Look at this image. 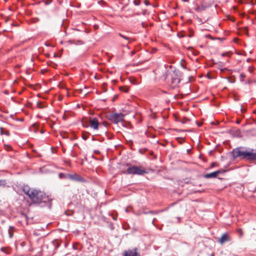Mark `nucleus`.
Here are the masks:
<instances>
[{
    "instance_id": "f257e3e1",
    "label": "nucleus",
    "mask_w": 256,
    "mask_h": 256,
    "mask_svg": "<svg viewBox=\"0 0 256 256\" xmlns=\"http://www.w3.org/2000/svg\"><path fill=\"white\" fill-rule=\"evenodd\" d=\"M23 192L28 196L34 203L40 204H46L49 202L50 198L42 192L30 188L28 186H24L23 188Z\"/></svg>"
},
{
    "instance_id": "f03ea898",
    "label": "nucleus",
    "mask_w": 256,
    "mask_h": 256,
    "mask_svg": "<svg viewBox=\"0 0 256 256\" xmlns=\"http://www.w3.org/2000/svg\"><path fill=\"white\" fill-rule=\"evenodd\" d=\"M232 154L234 158H240L249 162L256 161V149L238 147L233 150Z\"/></svg>"
},
{
    "instance_id": "7ed1b4c3",
    "label": "nucleus",
    "mask_w": 256,
    "mask_h": 256,
    "mask_svg": "<svg viewBox=\"0 0 256 256\" xmlns=\"http://www.w3.org/2000/svg\"><path fill=\"white\" fill-rule=\"evenodd\" d=\"M166 80L170 86L174 88L178 86L180 82V73L176 71L168 72Z\"/></svg>"
},
{
    "instance_id": "20e7f679",
    "label": "nucleus",
    "mask_w": 256,
    "mask_h": 256,
    "mask_svg": "<svg viewBox=\"0 0 256 256\" xmlns=\"http://www.w3.org/2000/svg\"><path fill=\"white\" fill-rule=\"evenodd\" d=\"M146 173V170L142 167L134 166L128 168L127 169V174H128L143 175Z\"/></svg>"
},
{
    "instance_id": "39448f33",
    "label": "nucleus",
    "mask_w": 256,
    "mask_h": 256,
    "mask_svg": "<svg viewBox=\"0 0 256 256\" xmlns=\"http://www.w3.org/2000/svg\"><path fill=\"white\" fill-rule=\"evenodd\" d=\"M56 247L53 242H51L48 244H44L42 248V252L50 256L54 253Z\"/></svg>"
},
{
    "instance_id": "423d86ee",
    "label": "nucleus",
    "mask_w": 256,
    "mask_h": 256,
    "mask_svg": "<svg viewBox=\"0 0 256 256\" xmlns=\"http://www.w3.org/2000/svg\"><path fill=\"white\" fill-rule=\"evenodd\" d=\"M124 115L122 113H114L110 114V119L112 122L118 124L124 120Z\"/></svg>"
},
{
    "instance_id": "0eeeda50",
    "label": "nucleus",
    "mask_w": 256,
    "mask_h": 256,
    "mask_svg": "<svg viewBox=\"0 0 256 256\" xmlns=\"http://www.w3.org/2000/svg\"><path fill=\"white\" fill-rule=\"evenodd\" d=\"M124 256H140V254L138 252V249L135 248L124 251Z\"/></svg>"
},
{
    "instance_id": "6e6552de",
    "label": "nucleus",
    "mask_w": 256,
    "mask_h": 256,
    "mask_svg": "<svg viewBox=\"0 0 256 256\" xmlns=\"http://www.w3.org/2000/svg\"><path fill=\"white\" fill-rule=\"evenodd\" d=\"M65 178L74 181H80L82 180V178L76 174H65Z\"/></svg>"
},
{
    "instance_id": "1a4fd4ad",
    "label": "nucleus",
    "mask_w": 256,
    "mask_h": 256,
    "mask_svg": "<svg viewBox=\"0 0 256 256\" xmlns=\"http://www.w3.org/2000/svg\"><path fill=\"white\" fill-rule=\"evenodd\" d=\"M98 124L99 123L96 118H94L90 120L89 126L91 128H93L94 130H98Z\"/></svg>"
},
{
    "instance_id": "9d476101",
    "label": "nucleus",
    "mask_w": 256,
    "mask_h": 256,
    "mask_svg": "<svg viewBox=\"0 0 256 256\" xmlns=\"http://www.w3.org/2000/svg\"><path fill=\"white\" fill-rule=\"evenodd\" d=\"M230 240H231V238L229 236L228 234L226 233H225V234H224L220 238L219 240V242H220V244H222L226 242H229Z\"/></svg>"
},
{
    "instance_id": "9b49d317",
    "label": "nucleus",
    "mask_w": 256,
    "mask_h": 256,
    "mask_svg": "<svg viewBox=\"0 0 256 256\" xmlns=\"http://www.w3.org/2000/svg\"><path fill=\"white\" fill-rule=\"evenodd\" d=\"M220 173V170H217L210 174H206L204 177L206 178H216L218 175Z\"/></svg>"
},
{
    "instance_id": "f8f14e48",
    "label": "nucleus",
    "mask_w": 256,
    "mask_h": 256,
    "mask_svg": "<svg viewBox=\"0 0 256 256\" xmlns=\"http://www.w3.org/2000/svg\"><path fill=\"white\" fill-rule=\"evenodd\" d=\"M118 35L126 40V42L124 43V45H126L130 42V38L129 37L125 36L121 34H119Z\"/></svg>"
},
{
    "instance_id": "ddd939ff",
    "label": "nucleus",
    "mask_w": 256,
    "mask_h": 256,
    "mask_svg": "<svg viewBox=\"0 0 256 256\" xmlns=\"http://www.w3.org/2000/svg\"><path fill=\"white\" fill-rule=\"evenodd\" d=\"M14 231V228L12 226H10L8 229V234L10 238H12L13 236Z\"/></svg>"
},
{
    "instance_id": "4468645a",
    "label": "nucleus",
    "mask_w": 256,
    "mask_h": 256,
    "mask_svg": "<svg viewBox=\"0 0 256 256\" xmlns=\"http://www.w3.org/2000/svg\"><path fill=\"white\" fill-rule=\"evenodd\" d=\"M236 231L239 234L240 238H242L243 236V232L242 228H238Z\"/></svg>"
},
{
    "instance_id": "2eb2a0df",
    "label": "nucleus",
    "mask_w": 256,
    "mask_h": 256,
    "mask_svg": "<svg viewBox=\"0 0 256 256\" xmlns=\"http://www.w3.org/2000/svg\"><path fill=\"white\" fill-rule=\"evenodd\" d=\"M120 90L125 92H128V88L127 87L122 88H120Z\"/></svg>"
},
{
    "instance_id": "dca6fc26",
    "label": "nucleus",
    "mask_w": 256,
    "mask_h": 256,
    "mask_svg": "<svg viewBox=\"0 0 256 256\" xmlns=\"http://www.w3.org/2000/svg\"><path fill=\"white\" fill-rule=\"evenodd\" d=\"M246 77V75L244 74V73H242L240 74V80L242 81H243L244 80V78Z\"/></svg>"
},
{
    "instance_id": "f3484780",
    "label": "nucleus",
    "mask_w": 256,
    "mask_h": 256,
    "mask_svg": "<svg viewBox=\"0 0 256 256\" xmlns=\"http://www.w3.org/2000/svg\"><path fill=\"white\" fill-rule=\"evenodd\" d=\"M0 135H3L4 134V128L2 127H0Z\"/></svg>"
},
{
    "instance_id": "a211bd4d",
    "label": "nucleus",
    "mask_w": 256,
    "mask_h": 256,
    "mask_svg": "<svg viewBox=\"0 0 256 256\" xmlns=\"http://www.w3.org/2000/svg\"><path fill=\"white\" fill-rule=\"evenodd\" d=\"M133 2L136 6H138L140 4V2L139 0H134Z\"/></svg>"
},
{
    "instance_id": "6ab92c4d",
    "label": "nucleus",
    "mask_w": 256,
    "mask_h": 256,
    "mask_svg": "<svg viewBox=\"0 0 256 256\" xmlns=\"http://www.w3.org/2000/svg\"><path fill=\"white\" fill-rule=\"evenodd\" d=\"M4 134H5L7 136H9L10 135L9 131L8 130H4Z\"/></svg>"
},
{
    "instance_id": "aec40b11",
    "label": "nucleus",
    "mask_w": 256,
    "mask_h": 256,
    "mask_svg": "<svg viewBox=\"0 0 256 256\" xmlns=\"http://www.w3.org/2000/svg\"><path fill=\"white\" fill-rule=\"evenodd\" d=\"M38 106L40 108H42L43 106L42 105V104L41 102H38L37 104Z\"/></svg>"
},
{
    "instance_id": "412c9836",
    "label": "nucleus",
    "mask_w": 256,
    "mask_h": 256,
    "mask_svg": "<svg viewBox=\"0 0 256 256\" xmlns=\"http://www.w3.org/2000/svg\"><path fill=\"white\" fill-rule=\"evenodd\" d=\"M64 177V174L62 173H60L59 174V178H62Z\"/></svg>"
},
{
    "instance_id": "4be33fe9",
    "label": "nucleus",
    "mask_w": 256,
    "mask_h": 256,
    "mask_svg": "<svg viewBox=\"0 0 256 256\" xmlns=\"http://www.w3.org/2000/svg\"><path fill=\"white\" fill-rule=\"evenodd\" d=\"M5 182H6V180H1L0 181V184H3Z\"/></svg>"
},
{
    "instance_id": "5701e85b",
    "label": "nucleus",
    "mask_w": 256,
    "mask_h": 256,
    "mask_svg": "<svg viewBox=\"0 0 256 256\" xmlns=\"http://www.w3.org/2000/svg\"><path fill=\"white\" fill-rule=\"evenodd\" d=\"M142 26L144 28L146 26V24L144 22H142Z\"/></svg>"
},
{
    "instance_id": "b1692460",
    "label": "nucleus",
    "mask_w": 256,
    "mask_h": 256,
    "mask_svg": "<svg viewBox=\"0 0 256 256\" xmlns=\"http://www.w3.org/2000/svg\"><path fill=\"white\" fill-rule=\"evenodd\" d=\"M70 92H67L66 95L68 97L70 96Z\"/></svg>"
},
{
    "instance_id": "393cba45",
    "label": "nucleus",
    "mask_w": 256,
    "mask_h": 256,
    "mask_svg": "<svg viewBox=\"0 0 256 256\" xmlns=\"http://www.w3.org/2000/svg\"><path fill=\"white\" fill-rule=\"evenodd\" d=\"M226 53H223V54H222V56H226Z\"/></svg>"
},
{
    "instance_id": "a878e982",
    "label": "nucleus",
    "mask_w": 256,
    "mask_h": 256,
    "mask_svg": "<svg viewBox=\"0 0 256 256\" xmlns=\"http://www.w3.org/2000/svg\"><path fill=\"white\" fill-rule=\"evenodd\" d=\"M236 123H237L238 124H239L240 123V120H236Z\"/></svg>"
},
{
    "instance_id": "bb28decb",
    "label": "nucleus",
    "mask_w": 256,
    "mask_h": 256,
    "mask_svg": "<svg viewBox=\"0 0 256 256\" xmlns=\"http://www.w3.org/2000/svg\"><path fill=\"white\" fill-rule=\"evenodd\" d=\"M60 136H62V138H64V136L62 135V132H60Z\"/></svg>"
},
{
    "instance_id": "cd10ccee",
    "label": "nucleus",
    "mask_w": 256,
    "mask_h": 256,
    "mask_svg": "<svg viewBox=\"0 0 256 256\" xmlns=\"http://www.w3.org/2000/svg\"><path fill=\"white\" fill-rule=\"evenodd\" d=\"M126 212H128V208H126Z\"/></svg>"
},
{
    "instance_id": "c85d7f7f",
    "label": "nucleus",
    "mask_w": 256,
    "mask_h": 256,
    "mask_svg": "<svg viewBox=\"0 0 256 256\" xmlns=\"http://www.w3.org/2000/svg\"><path fill=\"white\" fill-rule=\"evenodd\" d=\"M64 24V20H62V24Z\"/></svg>"
},
{
    "instance_id": "c756f323",
    "label": "nucleus",
    "mask_w": 256,
    "mask_h": 256,
    "mask_svg": "<svg viewBox=\"0 0 256 256\" xmlns=\"http://www.w3.org/2000/svg\"><path fill=\"white\" fill-rule=\"evenodd\" d=\"M60 144H62V142H61V140H60Z\"/></svg>"
},
{
    "instance_id": "7c9ffc66",
    "label": "nucleus",
    "mask_w": 256,
    "mask_h": 256,
    "mask_svg": "<svg viewBox=\"0 0 256 256\" xmlns=\"http://www.w3.org/2000/svg\"><path fill=\"white\" fill-rule=\"evenodd\" d=\"M62 118H64V114L62 116Z\"/></svg>"
},
{
    "instance_id": "2f4dec72",
    "label": "nucleus",
    "mask_w": 256,
    "mask_h": 256,
    "mask_svg": "<svg viewBox=\"0 0 256 256\" xmlns=\"http://www.w3.org/2000/svg\"><path fill=\"white\" fill-rule=\"evenodd\" d=\"M66 75H67V74H66V73L65 72L64 76H66Z\"/></svg>"
}]
</instances>
